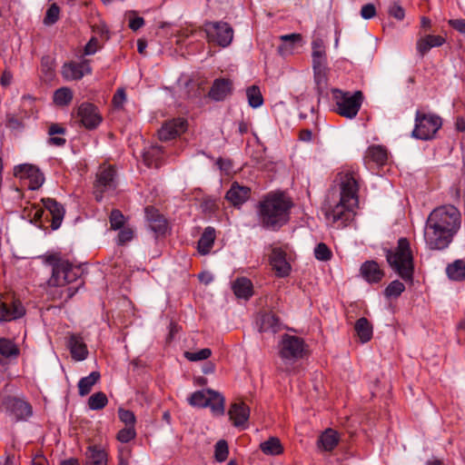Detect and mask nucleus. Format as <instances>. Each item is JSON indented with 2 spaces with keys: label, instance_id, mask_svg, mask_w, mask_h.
Listing matches in <instances>:
<instances>
[{
  "label": "nucleus",
  "instance_id": "obj_36",
  "mask_svg": "<svg viewBox=\"0 0 465 465\" xmlns=\"http://www.w3.org/2000/svg\"><path fill=\"white\" fill-rule=\"evenodd\" d=\"M339 442L338 433L331 430H326L319 438L318 444L326 451L332 450Z\"/></svg>",
  "mask_w": 465,
  "mask_h": 465
},
{
  "label": "nucleus",
  "instance_id": "obj_53",
  "mask_svg": "<svg viewBox=\"0 0 465 465\" xmlns=\"http://www.w3.org/2000/svg\"><path fill=\"white\" fill-rule=\"evenodd\" d=\"M59 7L55 4L52 5L45 13V16L44 18L45 25H49L56 23L59 19Z\"/></svg>",
  "mask_w": 465,
  "mask_h": 465
},
{
  "label": "nucleus",
  "instance_id": "obj_40",
  "mask_svg": "<svg viewBox=\"0 0 465 465\" xmlns=\"http://www.w3.org/2000/svg\"><path fill=\"white\" fill-rule=\"evenodd\" d=\"M0 355L5 358L17 357L19 349L11 340L0 338Z\"/></svg>",
  "mask_w": 465,
  "mask_h": 465
},
{
  "label": "nucleus",
  "instance_id": "obj_41",
  "mask_svg": "<svg viewBox=\"0 0 465 465\" xmlns=\"http://www.w3.org/2000/svg\"><path fill=\"white\" fill-rule=\"evenodd\" d=\"M108 403L107 396L103 391L94 393L88 399V407L93 411L104 409Z\"/></svg>",
  "mask_w": 465,
  "mask_h": 465
},
{
  "label": "nucleus",
  "instance_id": "obj_7",
  "mask_svg": "<svg viewBox=\"0 0 465 465\" xmlns=\"http://www.w3.org/2000/svg\"><path fill=\"white\" fill-rule=\"evenodd\" d=\"M305 343L300 337L284 334L279 344V354L282 361L294 362L303 357Z\"/></svg>",
  "mask_w": 465,
  "mask_h": 465
},
{
  "label": "nucleus",
  "instance_id": "obj_33",
  "mask_svg": "<svg viewBox=\"0 0 465 465\" xmlns=\"http://www.w3.org/2000/svg\"><path fill=\"white\" fill-rule=\"evenodd\" d=\"M365 158L378 165H383L388 160V152L381 145H372L368 148Z\"/></svg>",
  "mask_w": 465,
  "mask_h": 465
},
{
  "label": "nucleus",
  "instance_id": "obj_48",
  "mask_svg": "<svg viewBox=\"0 0 465 465\" xmlns=\"http://www.w3.org/2000/svg\"><path fill=\"white\" fill-rule=\"evenodd\" d=\"M212 355L209 348H203L197 351H185L184 357L190 361L207 360Z\"/></svg>",
  "mask_w": 465,
  "mask_h": 465
},
{
  "label": "nucleus",
  "instance_id": "obj_35",
  "mask_svg": "<svg viewBox=\"0 0 465 465\" xmlns=\"http://www.w3.org/2000/svg\"><path fill=\"white\" fill-rule=\"evenodd\" d=\"M101 378L99 371H92L88 376L82 378L78 381L79 395L84 397L90 393L94 384L98 382Z\"/></svg>",
  "mask_w": 465,
  "mask_h": 465
},
{
  "label": "nucleus",
  "instance_id": "obj_34",
  "mask_svg": "<svg viewBox=\"0 0 465 465\" xmlns=\"http://www.w3.org/2000/svg\"><path fill=\"white\" fill-rule=\"evenodd\" d=\"M85 465H107V453L96 446H90L87 449Z\"/></svg>",
  "mask_w": 465,
  "mask_h": 465
},
{
  "label": "nucleus",
  "instance_id": "obj_6",
  "mask_svg": "<svg viewBox=\"0 0 465 465\" xmlns=\"http://www.w3.org/2000/svg\"><path fill=\"white\" fill-rule=\"evenodd\" d=\"M442 125V119L434 114L417 111L412 136L420 140H430Z\"/></svg>",
  "mask_w": 465,
  "mask_h": 465
},
{
  "label": "nucleus",
  "instance_id": "obj_52",
  "mask_svg": "<svg viewBox=\"0 0 465 465\" xmlns=\"http://www.w3.org/2000/svg\"><path fill=\"white\" fill-rule=\"evenodd\" d=\"M29 181L28 188L30 190L39 189L45 182V176L43 173L37 168L35 173H31V176L27 179Z\"/></svg>",
  "mask_w": 465,
  "mask_h": 465
},
{
  "label": "nucleus",
  "instance_id": "obj_51",
  "mask_svg": "<svg viewBox=\"0 0 465 465\" xmlns=\"http://www.w3.org/2000/svg\"><path fill=\"white\" fill-rule=\"evenodd\" d=\"M136 436L134 426H125V428L120 430L117 433V440L122 443H128L134 440Z\"/></svg>",
  "mask_w": 465,
  "mask_h": 465
},
{
  "label": "nucleus",
  "instance_id": "obj_28",
  "mask_svg": "<svg viewBox=\"0 0 465 465\" xmlns=\"http://www.w3.org/2000/svg\"><path fill=\"white\" fill-rule=\"evenodd\" d=\"M207 393L209 394V397L206 407H209L212 412L215 415H223L225 411L224 397L218 391L212 389H207Z\"/></svg>",
  "mask_w": 465,
  "mask_h": 465
},
{
  "label": "nucleus",
  "instance_id": "obj_45",
  "mask_svg": "<svg viewBox=\"0 0 465 465\" xmlns=\"http://www.w3.org/2000/svg\"><path fill=\"white\" fill-rule=\"evenodd\" d=\"M125 221L126 219L120 210L114 209L110 213L109 222L112 230H120L124 226Z\"/></svg>",
  "mask_w": 465,
  "mask_h": 465
},
{
  "label": "nucleus",
  "instance_id": "obj_62",
  "mask_svg": "<svg viewBox=\"0 0 465 465\" xmlns=\"http://www.w3.org/2000/svg\"><path fill=\"white\" fill-rule=\"evenodd\" d=\"M143 25H144V19L143 17H140V16H136L134 18H132L129 21V27L133 31L139 30L141 27L143 26Z\"/></svg>",
  "mask_w": 465,
  "mask_h": 465
},
{
  "label": "nucleus",
  "instance_id": "obj_38",
  "mask_svg": "<svg viewBox=\"0 0 465 465\" xmlns=\"http://www.w3.org/2000/svg\"><path fill=\"white\" fill-rule=\"evenodd\" d=\"M65 129L57 124H52L48 129V143L54 146H63L65 144L66 140L63 137H57L55 134H64Z\"/></svg>",
  "mask_w": 465,
  "mask_h": 465
},
{
  "label": "nucleus",
  "instance_id": "obj_56",
  "mask_svg": "<svg viewBox=\"0 0 465 465\" xmlns=\"http://www.w3.org/2000/svg\"><path fill=\"white\" fill-rule=\"evenodd\" d=\"M118 416L120 420L126 426H134L136 419L133 411L120 408L118 410Z\"/></svg>",
  "mask_w": 465,
  "mask_h": 465
},
{
  "label": "nucleus",
  "instance_id": "obj_30",
  "mask_svg": "<svg viewBox=\"0 0 465 465\" xmlns=\"http://www.w3.org/2000/svg\"><path fill=\"white\" fill-rule=\"evenodd\" d=\"M354 330L362 343L370 341L373 334V327L369 320L361 317L356 321Z\"/></svg>",
  "mask_w": 465,
  "mask_h": 465
},
{
  "label": "nucleus",
  "instance_id": "obj_22",
  "mask_svg": "<svg viewBox=\"0 0 465 465\" xmlns=\"http://www.w3.org/2000/svg\"><path fill=\"white\" fill-rule=\"evenodd\" d=\"M67 347L70 350L72 358L75 361H84L88 356L87 346L81 335L72 333L67 341Z\"/></svg>",
  "mask_w": 465,
  "mask_h": 465
},
{
  "label": "nucleus",
  "instance_id": "obj_1",
  "mask_svg": "<svg viewBox=\"0 0 465 465\" xmlns=\"http://www.w3.org/2000/svg\"><path fill=\"white\" fill-rule=\"evenodd\" d=\"M461 214L453 205L435 208L429 215L424 239L430 250H444L460 228Z\"/></svg>",
  "mask_w": 465,
  "mask_h": 465
},
{
  "label": "nucleus",
  "instance_id": "obj_26",
  "mask_svg": "<svg viewBox=\"0 0 465 465\" xmlns=\"http://www.w3.org/2000/svg\"><path fill=\"white\" fill-rule=\"evenodd\" d=\"M257 323L261 332L275 333L281 330L280 319L272 312L262 314Z\"/></svg>",
  "mask_w": 465,
  "mask_h": 465
},
{
  "label": "nucleus",
  "instance_id": "obj_29",
  "mask_svg": "<svg viewBox=\"0 0 465 465\" xmlns=\"http://www.w3.org/2000/svg\"><path fill=\"white\" fill-rule=\"evenodd\" d=\"M312 67H320L326 66L327 57H326V50L322 40L316 39L312 44Z\"/></svg>",
  "mask_w": 465,
  "mask_h": 465
},
{
  "label": "nucleus",
  "instance_id": "obj_54",
  "mask_svg": "<svg viewBox=\"0 0 465 465\" xmlns=\"http://www.w3.org/2000/svg\"><path fill=\"white\" fill-rule=\"evenodd\" d=\"M134 232L131 227H123L117 235V244L124 245L128 242H131L134 238Z\"/></svg>",
  "mask_w": 465,
  "mask_h": 465
},
{
  "label": "nucleus",
  "instance_id": "obj_10",
  "mask_svg": "<svg viewBox=\"0 0 465 465\" xmlns=\"http://www.w3.org/2000/svg\"><path fill=\"white\" fill-rule=\"evenodd\" d=\"M116 171L113 166L101 168L96 174L94 183V198L97 202L103 200L104 193L116 188L115 181Z\"/></svg>",
  "mask_w": 465,
  "mask_h": 465
},
{
  "label": "nucleus",
  "instance_id": "obj_32",
  "mask_svg": "<svg viewBox=\"0 0 465 465\" xmlns=\"http://www.w3.org/2000/svg\"><path fill=\"white\" fill-rule=\"evenodd\" d=\"M446 274L451 281L463 282L465 280V261L458 259L448 264Z\"/></svg>",
  "mask_w": 465,
  "mask_h": 465
},
{
  "label": "nucleus",
  "instance_id": "obj_31",
  "mask_svg": "<svg viewBox=\"0 0 465 465\" xmlns=\"http://www.w3.org/2000/svg\"><path fill=\"white\" fill-rule=\"evenodd\" d=\"M214 228L211 226L206 227L198 241V252L203 255L208 254L214 243Z\"/></svg>",
  "mask_w": 465,
  "mask_h": 465
},
{
  "label": "nucleus",
  "instance_id": "obj_49",
  "mask_svg": "<svg viewBox=\"0 0 465 465\" xmlns=\"http://www.w3.org/2000/svg\"><path fill=\"white\" fill-rule=\"evenodd\" d=\"M229 450L226 440H221L216 442L214 450L215 460L219 462L224 461L228 457Z\"/></svg>",
  "mask_w": 465,
  "mask_h": 465
},
{
  "label": "nucleus",
  "instance_id": "obj_61",
  "mask_svg": "<svg viewBox=\"0 0 465 465\" xmlns=\"http://www.w3.org/2000/svg\"><path fill=\"white\" fill-rule=\"evenodd\" d=\"M450 25L458 32L465 35V20L464 19H451L449 21Z\"/></svg>",
  "mask_w": 465,
  "mask_h": 465
},
{
  "label": "nucleus",
  "instance_id": "obj_17",
  "mask_svg": "<svg viewBox=\"0 0 465 465\" xmlns=\"http://www.w3.org/2000/svg\"><path fill=\"white\" fill-rule=\"evenodd\" d=\"M270 263L277 276L285 277L290 273L291 265L286 261V253L281 248L272 249Z\"/></svg>",
  "mask_w": 465,
  "mask_h": 465
},
{
  "label": "nucleus",
  "instance_id": "obj_11",
  "mask_svg": "<svg viewBox=\"0 0 465 465\" xmlns=\"http://www.w3.org/2000/svg\"><path fill=\"white\" fill-rule=\"evenodd\" d=\"M4 405L10 416H13L15 421L26 420L33 415L31 404L23 399L16 397H7Z\"/></svg>",
  "mask_w": 465,
  "mask_h": 465
},
{
  "label": "nucleus",
  "instance_id": "obj_13",
  "mask_svg": "<svg viewBox=\"0 0 465 465\" xmlns=\"http://www.w3.org/2000/svg\"><path fill=\"white\" fill-rule=\"evenodd\" d=\"M61 74L67 81L81 80L85 74H92L90 60L83 59L80 62H66L62 66Z\"/></svg>",
  "mask_w": 465,
  "mask_h": 465
},
{
  "label": "nucleus",
  "instance_id": "obj_58",
  "mask_svg": "<svg viewBox=\"0 0 465 465\" xmlns=\"http://www.w3.org/2000/svg\"><path fill=\"white\" fill-rule=\"evenodd\" d=\"M389 14L391 16L396 18L399 21L403 20L405 16V11L403 7L398 4H393L391 6H390Z\"/></svg>",
  "mask_w": 465,
  "mask_h": 465
},
{
  "label": "nucleus",
  "instance_id": "obj_60",
  "mask_svg": "<svg viewBox=\"0 0 465 465\" xmlns=\"http://www.w3.org/2000/svg\"><path fill=\"white\" fill-rule=\"evenodd\" d=\"M126 100V94L124 88H119L115 92L113 97V103L116 107H120L124 104Z\"/></svg>",
  "mask_w": 465,
  "mask_h": 465
},
{
  "label": "nucleus",
  "instance_id": "obj_46",
  "mask_svg": "<svg viewBox=\"0 0 465 465\" xmlns=\"http://www.w3.org/2000/svg\"><path fill=\"white\" fill-rule=\"evenodd\" d=\"M37 167L29 163H23L16 165L14 168V175L19 179L27 180L32 173H35Z\"/></svg>",
  "mask_w": 465,
  "mask_h": 465
},
{
  "label": "nucleus",
  "instance_id": "obj_12",
  "mask_svg": "<svg viewBox=\"0 0 465 465\" xmlns=\"http://www.w3.org/2000/svg\"><path fill=\"white\" fill-rule=\"evenodd\" d=\"M76 117L82 125L89 130L97 128L103 120L98 108L91 103L81 104L77 109Z\"/></svg>",
  "mask_w": 465,
  "mask_h": 465
},
{
  "label": "nucleus",
  "instance_id": "obj_2",
  "mask_svg": "<svg viewBox=\"0 0 465 465\" xmlns=\"http://www.w3.org/2000/svg\"><path fill=\"white\" fill-rule=\"evenodd\" d=\"M293 202L283 192H271L257 205L260 225L270 231H278L290 221Z\"/></svg>",
  "mask_w": 465,
  "mask_h": 465
},
{
  "label": "nucleus",
  "instance_id": "obj_23",
  "mask_svg": "<svg viewBox=\"0 0 465 465\" xmlns=\"http://www.w3.org/2000/svg\"><path fill=\"white\" fill-rule=\"evenodd\" d=\"M354 207H356V205H352L349 203H343L340 199V203L326 213V218L333 223L340 221L344 223L350 219L351 212Z\"/></svg>",
  "mask_w": 465,
  "mask_h": 465
},
{
  "label": "nucleus",
  "instance_id": "obj_8",
  "mask_svg": "<svg viewBox=\"0 0 465 465\" xmlns=\"http://www.w3.org/2000/svg\"><path fill=\"white\" fill-rule=\"evenodd\" d=\"M204 31L210 42L216 43L219 46L227 47L233 39V29L226 22H205Z\"/></svg>",
  "mask_w": 465,
  "mask_h": 465
},
{
  "label": "nucleus",
  "instance_id": "obj_39",
  "mask_svg": "<svg viewBox=\"0 0 465 465\" xmlns=\"http://www.w3.org/2000/svg\"><path fill=\"white\" fill-rule=\"evenodd\" d=\"M314 71V82L316 84L317 93L321 95L323 94L324 90L327 87L328 78H327V67L322 66L313 67Z\"/></svg>",
  "mask_w": 465,
  "mask_h": 465
},
{
  "label": "nucleus",
  "instance_id": "obj_43",
  "mask_svg": "<svg viewBox=\"0 0 465 465\" xmlns=\"http://www.w3.org/2000/svg\"><path fill=\"white\" fill-rule=\"evenodd\" d=\"M73 100V93L68 87L57 89L54 94V102L57 105H67Z\"/></svg>",
  "mask_w": 465,
  "mask_h": 465
},
{
  "label": "nucleus",
  "instance_id": "obj_15",
  "mask_svg": "<svg viewBox=\"0 0 465 465\" xmlns=\"http://www.w3.org/2000/svg\"><path fill=\"white\" fill-rule=\"evenodd\" d=\"M359 185L352 173H347L341 181V200L343 203L358 205Z\"/></svg>",
  "mask_w": 465,
  "mask_h": 465
},
{
  "label": "nucleus",
  "instance_id": "obj_4",
  "mask_svg": "<svg viewBox=\"0 0 465 465\" xmlns=\"http://www.w3.org/2000/svg\"><path fill=\"white\" fill-rule=\"evenodd\" d=\"M44 263L52 267V275L48 280L49 286L58 287L78 281L83 271L80 267L73 265L59 254L53 253L42 257Z\"/></svg>",
  "mask_w": 465,
  "mask_h": 465
},
{
  "label": "nucleus",
  "instance_id": "obj_25",
  "mask_svg": "<svg viewBox=\"0 0 465 465\" xmlns=\"http://www.w3.org/2000/svg\"><path fill=\"white\" fill-rule=\"evenodd\" d=\"M445 43L444 37L440 35H427L418 39L416 47L421 57H423L432 47L441 46Z\"/></svg>",
  "mask_w": 465,
  "mask_h": 465
},
{
  "label": "nucleus",
  "instance_id": "obj_64",
  "mask_svg": "<svg viewBox=\"0 0 465 465\" xmlns=\"http://www.w3.org/2000/svg\"><path fill=\"white\" fill-rule=\"evenodd\" d=\"M41 66L43 72L45 74L53 71V61L49 56H45L42 58Z\"/></svg>",
  "mask_w": 465,
  "mask_h": 465
},
{
  "label": "nucleus",
  "instance_id": "obj_42",
  "mask_svg": "<svg viewBox=\"0 0 465 465\" xmlns=\"http://www.w3.org/2000/svg\"><path fill=\"white\" fill-rule=\"evenodd\" d=\"M246 95L248 98L249 105L252 108L260 107L263 104V98L260 88L256 85H252L247 88Z\"/></svg>",
  "mask_w": 465,
  "mask_h": 465
},
{
  "label": "nucleus",
  "instance_id": "obj_50",
  "mask_svg": "<svg viewBox=\"0 0 465 465\" xmlns=\"http://www.w3.org/2000/svg\"><path fill=\"white\" fill-rule=\"evenodd\" d=\"M314 256L319 261H329L331 260L332 253L330 248L323 242H320L314 249Z\"/></svg>",
  "mask_w": 465,
  "mask_h": 465
},
{
  "label": "nucleus",
  "instance_id": "obj_18",
  "mask_svg": "<svg viewBox=\"0 0 465 465\" xmlns=\"http://www.w3.org/2000/svg\"><path fill=\"white\" fill-rule=\"evenodd\" d=\"M232 92V82L227 78L215 79L208 96L214 101L220 102L224 100Z\"/></svg>",
  "mask_w": 465,
  "mask_h": 465
},
{
  "label": "nucleus",
  "instance_id": "obj_9",
  "mask_svg": "<svg viewBox=\"0 0 465 465\" xmlns=\"http://www.w3.org/2000/svg\"><path fill=\"white\" fill-rule=\"evenodd\" d=\"M45 208L35 207L33 213H31L33 220L35 223L41 222L42 217L46 210L52 216L51 227L53 230H56L60 227L65 213L64 206L53 198H43L41 200Z\"/></svg>",
  "mask_w": 465,
  "mask_h": 465
},
{
  "label": "nucleus",
  "instance_id": "obj_21",
  "mask_svg": "<svg viewBox=\"0 0 465 465\" xmlns=\"http://www.w3.org/2000/svg\"><path fill=\"white\" fill-rule=\"evenodd\" d=\"M361 275L369 283L380 282L384 277V272L375 261L364 262L360 269Z\"/></svg>",
  "mask_w": 465,
  "mask_h": 465
},
{
  "label": "nucleus",
  "instance_id": "obj_14",
  "mask_svg": "<svg viewBox=\"0 0 465 465\" xmlns=\"http://www.w3.org/2000/svg\"><path fill=\"white\" fill-rule=\"evenodd\" d=\"M188 124L184 118H173L166 121L158 131V137L161 141L167 142L183 134Z\"/></svg>",
  "mask_w": 465,
  "mask_h": 465
},
{
  "label": "nucleus",
  "instance_id": "obj_3",
  "mask_svg": "<svg viewBox=\"0 0 465 465\" xmlns=\"http://www.w3.org/2000/svg\"><path fill=\"white\" fill-rule=\"evenodd\" d=\"M386 260L391 268L403 280L411 282L414 272V259L411 243L405 237L400 238L397 246L386 250Z\"/></svg>",
  "mask_w": 465,
  "mask_h": 465
},
{
  "label": "nucleus",
  "instance_id": "obj_44",
  "mask_svg": "<svg viewBox=\"0 0 465 465\" xmlns=\"http://www.w3.org/2000/svg\"><path fill=\"white\" fill-rule=\"evenodd\" d=\"M209 394L207 390L194 391L189 398V403L193 407L206 408Z\"/></svg>",
  "mask_w": 465,
  "mask_h": 465
},
{
  "label": "nucleus",
  "instance_id": "obj_59",
  "mask_svg": "<svg viewBox=\"0 0 465 465\" xmlns=\"http://www.w3.org/2000/svg\"><path fill=\"white\" fill-rule=\"evenodd\" d=\"M376 15V8L373 4H366L361 7V15L364 19H371Z\"/></svg>",
  "mask_w": 465,
  "mask_h": 465
},
{
  "label": "nucleus",
  "instance_id": "obj_37",
  "mask_svg": "<svg viewBox=\"0 0 465 465\" xmlns=\"http://www.w3.org/2000/svg\"><path fill=\"white\" fill-rule=\"evenodd\" d=\"M261 450L266 455H280L283 452V447L277 437H270L260 444Z\"/></svg>",
  "mask_w": 465,
  "mask_h": 465
},
{
  "label": "nucleus",
  "instance_id": "obj_55",
  "mask_svg": "<svg viewBox=\"0 0 465 465\" xmlns=\"http://www.w3.org/2000/svg\"><path fill=\"white\" fill-rule=\"evenodd\" d=\"M281 40L283 42L282 48H292L295 44H300L302 42V35L300 34H290L284 35L281 36Z\"/></svg>",
  "mask_w": 465,
  "mask_h": 465
},
{
  "label": "nucleus",
  "instance_id": "obj_63",
  "mask_svg": "<svg viewBox=\"0 0 465 465\" xmlns=\"http://www.w3.org/2000/svg\"><path fill=\"white\" fill-rule=\"evenodd\" d=\"M13 80V74L9 70H5L0 78V84L2 86H9Z\"/></svg>",
  "mask_w": 465,
  "mask_h": 465
},
{
  "label": "nucleus",
  "instance_id": "obj_5",
  "mask_svg": "<svg viewBox=\"0 0 465 465\" xmlns=\"http://www.w3.org/2000/svg\"><path fill=\"white\" fill-rule=\"evenodd\" d=\"M333 99L336 106L335 112L341 116L352 119L361 109L363 102V94L361 91H355L353 94H351L334 89Z\"/></svg>",
  "mask_w": 465,
  "mask_h": 465
},
{
  "label": "nucleus",
  "instance_id": "obj_16",
  "mask_svg": "<svg viewBox=\"0 0 465 465\" xmlns=\"http://www.w3.org/2000/svg\"><path fill=\"white\" fill-rule=\"evenodd\" d=\"M25 309L19 300L0 302V322H11L23 317Z\"/></svg>",
  "mask_w": 465,
  "mask_h": 465
},
{
  "label": "nucleus",
  "instance_id": "obj_27",
  "mask_svg": "<svg viewBox=\"0 0 465 465\" xmlns=\"http://www.w3.org/2000/svg\"><path fill=\"white\" fill-rule=\"evenodd\" d=\"M232 290L237 298L249 300L253 294V285L246 277L237 278L232 283Z\"/></svg>",
  "mask_w": 465,
  "mask_h": 465
},
{
  "label": "nucleus",
  "instance_id": "obj_20",
  "mask_svg": "<svg viewBox=\"0 0 465 465\" xmlns=\"http://www.w3.org/2000/svg\"><path fill=\"white\" fill-rule=\"evenodd\" d=\"M144 213L150 228L156 234H164L167 230V222L163 215L153 206L145 207Z\"/></svg>",
  "mask_w": 465,
  "mask_h": 465
},
{
  "label": "nucleus",
  "instance_id": "obj_19",
  "mask_svg": "<svg viewBox=\"0 0 465 465\" xmlns=\"http://www.w3.org/2000/svg\"><path fill=\"white\" fill-rule=\"evenodd\" d=\"M228 415L235 427H242L250 417V408L242 401L231 404Z\"/></svg>",
  "mask_w": 465,
  "mask_h": 465
},
{
  "label": "nucleus",
  "instance_id": "obj_47",
  "mask_svg": "<svg viewBox=\"0 0 465 465\" xmlns=\"http://www.w3.org/2000/svg\"><path fill=\"white\" fill-rule=\"evenodd\" d=\"M405 290L404 284L398 281H392L385 289L384 294L388 298H397L399 297Z\"/></svg>",
  "mask_w": 465,
  "mask_h": 465
},
{
  "label": "nucleus",
  "instance_id": "obj_57",
  "mask_svg": "<svg viewBox=\"0 0 465 465\" xmlns=\"http://www.w3.org/2000/svg\"><path fill=\"white\" fill-rule=\"evenodd\" d=\"M100 47L99 40L97 37L93 36L84 48V55L94 54Z\"/></svg>",
  "mask_w": 465,
  "mask_h": 465
},
{
  "label": "nucleus",
  "instance_id": "obj_24",
  "mask_svg": "<svg viewBox=\"0 0 465 465\" xmlns=\"http://www.w3.org/2000/svg\"><path fill=\"white\" fill-rule=\"evenodd\" d=\"M251 193V189L247 186H241L238 183H233L226 193L225 198L234 206L242 205L245 203Z\"/></svg>",
  "mask_w": 465,
  "mask_h": 465
}]
</instances>
